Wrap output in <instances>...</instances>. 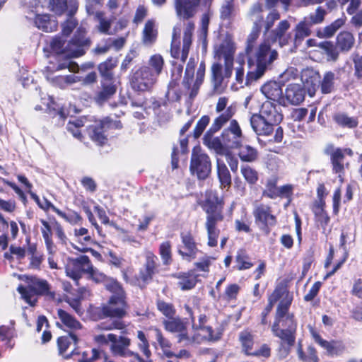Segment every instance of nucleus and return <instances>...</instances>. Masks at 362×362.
<instances>
[{
    "label": "nucleus",
    "instance_id": "obj_1",
    "mask_svg": "<svg viewBox=\"0 0 362 362\" xmlns=\"http://www.w3.org/2000/svg\"><path fill=\"white\" fill-rule=\"evenodd\" d=\"M282 296L283 299L277 306L275 320L272 326L273 334L281 339V345H286L290 349L296 341L297 321L294 315L288 312L293 300V297L288 292L281 289H275L269 298V304L262 313L261 322L267 324V317L271 312L274 304Z\"/></svg>",
    "mask_w": 362,
    "mask_h": 362
},
{
    "label": "nucleus",
    "instance_id": "obj_2",
    "mask_svg": "<svg viewBox=\"0 0 362 362\" xmlns=\"http://www.w3.org/2000/svg\"><path fill=\"white\" fill-rule=\"evenodd\" d=\"M247 55L251 69L248 76L255 80L259 79L267 71L271 70L279 58L277 50L272 47L268 40L262 41Z\"/></svg>",
    "mask_w": 362,
    "mask_h": 362
},
{
    "label": "nucleus",
    "instance_id": "obj_3",
    "mask_svg": "<svg viewBox=\"0 0 362 362\" xmlns=\"http://www.w3.org/2000/svg\"><path fill=\"white\" fill-rule=\"evenodd\" d=\"M194 28V23L192 21L188 22L186 24L183 35V45L181 52L180 51L179 47L180 31L177 32V29L174 28L170 49L171 56L173 58L180 59L182 62L186 61L192 45V37Z\"/></svg>",
    "mask_w": 362,
    "mask_h": 362
},
{
    "label": "nucleus",
    "instance_id": "obj_4",
    "mask_svg": "<svg viewBox=\"0 0 362 362\" xmlns=\"http://www.w3.org/2000/svg\"><path fill=\"white\" fill-rule=\"evenodd\" d=\"M195 66L196 62L194 58L191 57L187 62L184 79L182 81L185 88L188 90H190V98H194L197 95L199 87L204 81L205 74V63L204 62H202L196 74V79L194 81L193 80Z\"/></svg>",
    "mask_w": 362,
    "mask_h": 362
},
{
    "label": "nucleus",
    "instance_id": "obj_5",
    "mask_svg": "<svg viewBox=\"0 0 362 362\" xmlns=\"http://www.w3.org/2000/svg\"><path fill=\"white\" fill-rule=\"evenodd\" d=\"M190 170L200 180L206 179L211 173V163L209 157L203 153L199 147H194L192 151Z\"/></svg>",
    "mask_w": 362,
    "mask_h": 362
},
{
    "label": "nucleus",
    "instance_id": "obj_6",
    "mask_svg": "<svg viewBox=\"0 0 362 362\" xmlns=\"http://www.w3.org/2000/svg\"><path fill=\"white\" fill-rule=\"evenodd\" d=\"M108 338L111 342L110 349L114 356L132 358V362L139 358V354L129 349L131 344L129 338L123 336L117 337L114 334H108Z\"/></svg>",
    "mask_w": 362,
    "mask_h": 362
},
{
    "label": "nucleus",
    "instance_id": "obj_7",
    "mask_svg": "<svg viewBox=\"0 0 362 362\" xmlns=\"http://www.w3.org/2000/svg\"><path fill=\"white\" fill-rule=\"evenodd\" d=\"M91 266L90 260L86 255L69 258L66 265V273L70 278L78 281L83 274H88Z\"/></svg>",
    "mask_w": 362,
    "mask_h": 362
},
{
    "label": "nucleus",
    "instance_id": "obj_8",
    "mask_svg": "<svg viewBox=\"0 0 362 362\" xmlns=\"http://www.w3.org/2000/svg\"><path fill=\"white\" fill-rule=\"evenodd\" d=\"M156 80L157 78L151 73L150 67L142 66L134 73L131 78V85L136 90L146 91L153 87Z\"/></svg>",
    "mask_w": 362,
    "mask_h": 362
},
{
    "label": "nucleus",
    "instance_id": "obj_9",
    "mask_svg": "<svg viewBox=\"0 0 362 362\" xmlns=\"http://www.w3.org/2000/svg\"><path fill=\"white\" fill-rule=\"evenodd\" d=\"M122 124L119 120H112L106 117L89 129V134L93 141L103 145L107 141L105 132L108 129H121Z\"/></svg>",
    "mask_w": 362,
    "mask_h": 362
},
{
    "label": "nucleus",
    "instance_id": "obj_10",
    "mask_svg": "<svg viewBox=\"0 0 362 362\" xmlns=\"http://www.w3.org/2000/svg\"><path fill=\"white\" fill-rule=\"evenodd\" d=\"M213 0H175L177 15L184 19L193 17L199 6L209 7Z\"/></svg>",
    "mask_w": 362,
    "mask_h": 362
},
{
    "label": "nucleus",
    "instance_id": "obj_11",
    "mask_svg": "<svg viewBox=\"0 0 362 362\" xmlns=\"http://www.w3.org/2000/svg\"><path fill=\"white\" fill-rule=\"evenodd\" d=\"M242 138L241 129L235 119L230 121L228 128L225 129L221 134V139L228 151L239 148L242 142Z\"/></svg>",
    "mask_w": 362,
    "mask_h": 362
},
{
    "label": "nucleus",
    "instance_id": "obj_12",
    "mask_svg": "<svg viewBox=\"0 0 362 362\" xmlns=\"http://www.w3.org/2000/svg\"><path fill=\"white\" fill-rule=\"evenodd\" d=\"M89 41L85 37V30L78 28L72 40L66 46L65 54L69 57H78L85 54Z\"/></svg>",
    "mask_w": 362,
    "mask_h": 362
},
{
    "label": "nucleus",
    "instance_id": "obj_13",
    "mask_svg": "<svg viewBox=\"0 0 362 362\" xmlns=\"http://www.w3.org/2000/svg\"><path fill=\"white\" fill-rule=\"evenodd\" d=\"M127 305L125 296H112L108 303L102 308V313L105 317L122 318L126 315Z\"/></svg>",
    "mask_w": 362,
    "mask_h": 362
},
{
    "label": "nucleus",
    "instance_id": "obj_14",
    "mask_svg": "<svg viewBox=\"0 0 362 362\" xmlns=\"http://www.w3.org/2000/svg\"><path fill=\"white\" fill-rule=\"evenodd\" d=\"M49 284L45 280L37 279L33 281L32 286L24 287L20 286L18 291L22 298L30 305H34L35 299L33 300L35 293L44 294L49 291Z\"/></svg>",
    "mask_w": 362,
    "mask_h": 362
},
{
    "label": "nucleus",
    "instance_id": "obj_15",
    "mask_svg": "<svg viewBox=\"0 0 362 362\" xmlns=\"http://www.w3.org/2000/svg\"><path fill=\"white\" fill-rule=\"evenodd\" d=\"M205 199L200 203L202 209L206 214V216H215L217 214H223L222 200L218 199L217 194L213 190H207L204 195Z\"/></svg>",
    "mask_w": 362,
    "mask_h": 362
},
{
    "label": "nucleus",
    "instance_id": "obj_16",
    "mask_svg": "<svg viewBox=\"0 0 362 362\" xmlns=\"http://www.w3.org/2000/svg\"><path fill=\"white\" fill-rule=\"evenodd\" d=\"M165 329L172 333L176 334L178 343H185L187 339L188 322L180 318H171L163 321Z\"/></svg>",
    "mask_w": 362,
    "mask_h": 362
},
{
    "label": "nucleus",
    "instance_id": "obj_17",
    "mask_svg": "<svg viewBox=\"0 0 362 362\" xmlns=\"http://www.w3.org/2000/svg\"><path fill=\"white\" fill-rule=\"evenodd\" d=\"M181 240L182 246L178 249V253L184 259L192 261L194 259L199 251L194 237L190 233H182Z\"/></svg>",
    "mask_w": 362,
    "mask_h": 362
},
{
    "label": "nucleus",
    "instance_id": "obj_18",
    "mask_svg": "<svg viewBox=\"0 0 362 362\" xmlns=\"http://www.w3.org/2000/svg\"><path fill=\"white\" fill-rule=\"evenodd\" d=\"M310 332L315 341L321 347L326 349L327 353L330 355H339L342 353L345 349L342 341L337 340L328 341L325 340L313 327L310 328Z\"/></svg>",
    "mask_w": 362,
    "mask_h": 362
},
{
    "label": "nucleus",
    "instance_id": "obj_19",
    "mask_svg": "<svg viewBox=\"0 0 362 362\" xmlns=\"http://www.w3.org/2000/svg\"><path fill=\"white\" fill-rule=\"evenodd\" d=\"M320 76L318 72L312 69H306L302 71L301 81L308 95L313 97L320 86Z\"/></svg>",
    "mask_w": 362,
    "mask_h": 362
},
{
    "label": "nucleus",
    "instance_id": "obj_20",
    "mask_svg": "<svg viewBox=\"0 0 362 362\" xmlns=\"http://www.w3.org/2000/svg\"><path fill=\"white\" fill-rule=\"evenodd\" d=\"M291 25L287 20L281 21L276 27L270 32L273 41H277L281 47L288 45L291 42V35L286 34Z\"/></svg>",
    "mask_w": 362,
    "mask_h": 362
},
{
    "label": "nucleus",
    "instance_id": "obj_21",
    "mask_svg": "<svg viewBox=\"0 0 362 362\" xmlns=\"http://www.w3.org/2000/svg\"><path fill=\"white\" fill-rule=\"evenodd\" d=\"M262 94L272 102H278L279 104L286 105L284 98L282 96V89L280 84L276 81H270L265 83L261 88Z\"/></svg>",
    "mask_w": 362,
    "mask_h": 362
},
{
    "label": "nucleus",
    "instance_id": "obj_22",
    "mask_svg": "<svg viewBox=\"0 0 362 362\" xmlns=\"http://www.w3.org/2000/svg\"><path fill=\"white\" fill-rule=\"evenodd\" d=\"M223 220V215L217 214L215 216H206L205 226L207 230L208 245L210 247H215L217 245L220 230L217 228L216 225Z\"/></svg>",
    "mask_w": 362,
    "mask_h": 362
},
{
    "label": "nucleus",
    "instance_id": "obj_23",
    "mask_svg": "<svg viewBox=\"0 0 362 362\" xmlns=\"http://www.w3.org/2000/svg\"><path fill=\"white\" fill-rule=\"evenodd\" d=\"M256 223H261L264 227L272 226L276 224V217L272 214L271 207L259 204L253 211Z\"/></svg>",
    "mask_w": 362,
    "mask_h": 362
},
{
    "label": "nucleus",
    "instance_id": "obj_24",
    "mask_svg": "<svg viewBox=\"0 0 362 362\" xmlns=\"http://www.w3.org/2000/svg\"><path fill=\"white\" fill-rule=\"evenodd\" d=\"M259 115L269 121V124L276 125L279 123L283 118L282 115L279 112L276 105L272 101H265L260 109Z\"/></svg>",
    "mask_w": 362,
    "mask_h": 362
},
{
    "label": "nucleus",
    "instance_id": "obj_25",
    "mask_svg": "<svg viewBox=\"0 0 362 362\" xmlns=\"http://www.w3.org/2000/svg\"><path fill=\"white\" fill-rule=\"evenodd\" d=\"M305 98V90L301 85L297 83L289 84L285 90L284 100L288 104L297 105L301 103Z\"/></svg>",
    "mask_w": 362,
    "mask_h": 362
},
{
    "label": "nucleus",
    "instance_id": "obj_26",
    "mask_svg": "<svg viewBox=\"0 0 362 362\" xmlns=\"http://www.w3.org/2000/svg\"><path fill=\"white\" fill-rule=\"evenodd\" d=\"M86 11L88 15H93L94 20L98 23L97 28L99 32L104 34H112L110 31L112 23L111 19L106 18L103 12H95L92 4L90 3L86 4Z\"/></svg>",
    "mask_w": 362,
    "mask_h": 362
},
{
    "label": "nucleus",
    "instance_id": "obj_27",
    "mask_svg": "<svg viewBox=\"0 0 362 362\" xmlns=\"http://www.w3.org/2000/svg\"><path fill=\"white\" fill-rule=\"evenodd\" d=\"M78 339L77 335H76L72 332L68 336H63L59 337L57 340L59 354L66 359L69 358L71 356L75 354H79V353L76 351V349H74L70 353L66 354L71 343L74 342V344H76L78 343Z\"/></svg>",
    "mask_w": 362,
    "mask_h": 362
},
{
    "label": "nucleus",
    "instance_id": "obj_28",
    "mask_svg": "<svg viewBox=\"0 0 362 362\" xmlns=\"http://www.w3.org/2000/svg\"><path fill=\"white\" fill-rule=\"evenodd\" d=\"M250 124L252 129L258 135H269L273 131L274 125L269 124L259 114L253 115L250 117Z\"/></svg>",
    "mask_w": 362,
    "mask_h": 362
},
{
    "label": "nucleus",
    "instance_id": "obj_29",
    "mask_svg": "<svg viewBox=\"0 0 362 362\" xmlns=\"http://www.w3.org/2000/svg\"><path fill=\"white\" fill-rule=\"evenodd\" d=\"M34 23L38 29L47 33L55 31L58 27L57 21L52 19L49 14H35Z\"/></svg>",
    "mask_w": 362,
    "mask_h": 362
},
{
    "label": "nucleus",
    "instance_id": "obj_30",
    "mask_svg": "<svg viewBox=\"0 0 362 362\" xmlns=\"http://www.w3.org/2000/svg\"><path fill=\"white\" fill-rule=\"evenodd\" d=\"M50 1L49 10L58 16L62 15L68 7L70 8V13L75 12L78 6L77 0H52Z\"/></svg>",
    "mask_w": 362,
    "mask_h": 362
},
{
    "label": "nucleus",
    "instance_id": "obj_31",
    "mask_svg": "<svg viewBox=\"0 0 362 362\" xmlns=\"http://www.w3.org/2000/svg\"><path fill=\"white\" fill-rule=\"evenodd\" d=\"M102 89L95 96V101L99 105L103 104L110 99L117 90V87L112 80L103 79L101 81Z\"/></svg>",
    "mask_w": 362,
    "mask_h": 362
},
{
    "label": "nucleus",
    "instance_id": "obj_32",
    "mask_svg": "<svg viewBox=\"0 0 362 362\" xmlns=\"http://www.w3.org/2000/svg\"><path fill=\"white\" fill-rule=\"evenodd\" d=\"M212 132L207 131L203 138V143L210 149H213L217 154L223 156L227 153L226 149L223 140L218 137H214Z\"/></svg>",
    "mask_w": 362,
    "mask_h": 362
},
{
    "label": "nucleus",
    "instance_id": "obj_33",
    "mask_svg": "<svg viewBox=\"0 0 362 362\" xmlns=\"http://www.w3.org/2000/svg\"><path fill=\"white\" fill-rule=\"evenodd\" d=\"M238 13V8L234 0H224L220 8V18L228 25L234 21Z\"/></svg>",
    "mask_w": 362,
    "mask_h": 362
},
{
    "label": "nucleus",
    "instance_id": "obj_34",
    "mask_svg": "<svg viewBox=\"0 0 362 362\" xmlns=\"http://www.w3.org/2000/svg\"><path fill=\"white\" fill-rule=\"evenodd\" d=\"M311 26L304 20L299 22L295 27L294 37L293 39V47L296 49L298 47L305 37L311 34Z\"/></svg>",
    "mask_w": 362,
    "mask_h": 362
},
{
    "label": "nucleus",
    "instance_id": "obj_35",
    "mask_svg": "<svg viewBox=\"0 0 362 362\" xmlns=\"http://www.w3.org/2000/svg\"><path fill=\"white\" fill-rule=\"evenodd\" d=\"M47 80L55 86L60 88H64L66 86L73 84L78 81V77L74 75H57L54 73H52L47 76Z\"/></svg>",
    "mask_w": 362,
    "mask_h": 362
},
{
    "label": "nucleus",
    "instance_id": "obj_36",
    "mask_svg": "<svg viewBox=\"0 0 362 362\" xmlns=\"http://www.w3.org/2000/svg\"><path fill=\"white\" fill-rule=\"evenodd\" d=\"M74 236L75 240L83 247L82 248L77 247V249L83 252L87 251V246H88L92 242V238L88 229L85 228H76L74 229ZM74 247L76 248V247Z\"/></svg>",
    "mask_w": 362,
    "mask_h": 362
},
{
    "label": "nucleus",
    "instance_id": "obj_37",
    "mask_svg": "<svg viewBox=\"0 0 362 362\" xmlns=\"http://www.w3.org/2000/svg\"><path fill=\"white\" fill-rule=\"evenodd\" d=\"M223 79L221 64L214 63L211 66V80L214 85V90L218 94L223 92Z\"/></svg>",
    "mask_w": 362,
    "mask_h": 362
},
{
    "label": "nucleus",
    "instance_id": "obj_38",
    "mask_svg": "<svg viewBox=\"0 0 362 362\" xmlns=\"http://www.w3.org/2000/svg\"><path fill=\"white\" fill-rule=\"evenodd\" d=\"M233 115V108L232 107H227L226 110L221 115H219L214 119L213 124H211L209 130L212 132V133H216V132L220 130L221 127L231 119Z\"/></svg>",
    "mask_w": 362,
    "mask_h": 362
},
{
    "label": "nucleus",
    "instance_id": "obj_39",
    "mask_svg": "<svg viewBox=\"0 0 362 362\" xmlns=\"http://www.w3.org/2000/svg\"><path fill=\"white\" fill-rule=\"evenodd\" d=\"M217 174L221 187L223 188L229 187L231 185L230 173L223 162L217 159Z\"/></svg>",
    "mask_w": 362,
    "mask_h": 362
},
{
    "label": "nucleus",
    "instance_id": "obj_40",
    "mask_svg": "<svg viewBox=\"0 0 362 362\" xmlns=\"http://www.w3.org/2000/svg\"><path fill=\"white\" fill-rule=\"evenodd\" d=\"M238 156L242 161L252 163L258 159L259 152L250 145L240 146Z\"/></svg>",
    "mask_w": 362,
    "mask_h": 362
},
{
    "label": "nucleus",
    "instance_id": "obj_41",
    "mask_svg": "<svg viewBox=\"0 0 362 362\" xmlns=\"http://www.w3.org/2000/svg\"><path fill=\"white\" fill-rule=\"evenodd\" d=\"M336 75L332 71H327L324 74L321 80L320 86L322 93L328 94L332 93L334 89Z\"/></svg>",
    "mask_w": 362,
    "mask_h": 362
},
{
    "label": "nucleus",
    "instance_id": "obj_42",
    "mask_svg": "<svg viewBox=\"0 0 362 362\" xmlns=\"http://www.w3.org/2000/svg\"><path fill=\"white\" fill-rule=\"evenodd\" d=\"M297 354L298 358L303 362H319L317 351L313 346H308L307 354L304 353L301 341H298Z\"/></svg>",
    "mask_w": 362,
    "mask_h": 362
},
{
    "label": "nucleus",
    "instance_id": "obj_43",
    "mask_svg": "<svg viewBox=\"0 0 362 362\" xmlns=\"http://www.w3.org/2000/svg\"><path fill=\"white\" fill-rule=\"evenodd\" d=\"M57 314L62 322L68 328L72 330L81 329V324L66 311L58 309Z\"/></svg>",
    "mask_w": 362,
    "mask_h": 362
},
{
    "label": "nucleus",
    "instance_id": "obj_44",
    "mask_svg": "<svg viewBox=\"0 0 362 362\" xmlns=\"http://www.w3.org/2000/svg\"><path fill=\"white\" fill-rule=\"evenodd\" d=\"M176 277L180 280L178 286L183 291L193 288L197 284V276L190 273H181L176 275Z\"/></svg>",
    "mask_w": 362,
    "mask_h": 362
},
{
    "label": "nucleus",
    "instance_id": "obj_45",
    "mask_svg": "<svg viewBox=\"0 0 362 362\" xmlns=\"http://www.w3.org/2000/svg\"><path fill=\"white\" fill-rule=\"evenodd\" d=\"M325 202L317 203L313 209V212L315 216V219L319 223L324 230H326V226L329 222V217L327 212L324 210Z\"/></svg>",
    "mask_w": 362,
    "mask_h": 362
},
{
    "label": "nucleus",
    "instance_id": "obj_46",
    "mask_svg": "<svg viewBox=\"0 0 362 362\" xmlns=\"http://www.w3.org/2000/svg\"><path fill=\"white\" fill-rule=\"evenodd\" d=\"M164 66V60L161 55L156 54L152 55L148 63V67H150V71L156 78L161 74Z\"/></svg>",
    "mask_w": 362,
    "mask_h": 362
},
{
    "label": "nucleus",
    "instance_id": "obj_47",
    "mask_svg": "<svg viewBox=\"0 0 362 362\" xmlns=\"http://www.w3.org/2000/svg\"><path fill=\"white\" fill-rule=\"evenodd\" d=\"M116 66L117 60L113 58H110L103 63H101L98 66V69L103 79L112 80L113 74L112 71Z\"/></svg>",
    "mask_w": 362,
    "mask_h": 362
},
{
    "label": "nucleus",
    "instance_id": "obj_48",
    "mask_svg": "<svg viewBox=\"0 0 362 362\" xmlns=\"http://www.w3.org/2000/svg\"><path fill=\"white\" fill-rule=\"evenodd\" d=\"M354 36L349 32H341L337 36V45L343 51L349 50L354 45Z\"/></svg>",
    "mask_w": 362,
    "mask_h": 362
},
{
    "label": "nucleus",
    "instance_id": "obj_49",
    "mask_svg": "<svg viewBox=\"0 0 362 362\" xmlns=\"http://www.w3.org/2000/svg\"><path fill=\"white\" fill-rule=\"evenodd\" d=\"M235 49L233 45L226 42L220 45L217 50V55L219 59L223 58L225 63H233Z\"/></svg>",
    "mask_w": 362,
    "mask_h": 362
},
{
    "label": "nucleus",
    "instance_id": "obj_50",
    "mask_svg": "<svg viewBox=\"0 0 362 362\" xmlns=\"http://www.w3.org/2000/svg\"><path fill=\"white\" fill-rule=\"evenodd\" d=\"M335 122L342 127L347 128H354L358 125V120L356 117H349L345 113H337L334 116Z\"/></svg>",
    "mask_w": 362,
    "mask_h": 362
},
{
    "label": "nucleus",
    "instance_id": "obj_51",
    "mask_svg": "<svg viewBox=\"0 0 362 362\" xmlns=\"http://www.w3.org/2000/svg\"><path fill=\"white\" fill-rule=\"evenodd\" d=\"M143 34V40L144 44L151 45L156 40L157 32L155 29L154 23L152 21H148L146 22Z\"/></svg>",
    "mask_w": 362,
    "mask_h": 362
},
{
    "label": "nucleus",
    "instance_id": "obj_52",
    "mask_svg": "<svg viewBox=\"0 0 362 362\" xmlns=\"http://www.w3.org/2000/svg\"><path fill=\"white\" fill-rule=\"evenodd\" d=\"M236 267L238 270L250 269L253 264L250 261V257L244 250L238 251L235 257Z\"/></svg>",
    "mask_w": 362,
    "mask_h": 362
},
{
    "label": "nucleus",
    "instance_id": "obj_53",
    "mask_svg": "<svg viewBox=\"0 0 362 362\" xmlns=\"http://www.w3.org/2000/svg\"><path fill=\"white\" fill-rule=\"evenodd\" d=\"M159 255L164 265H169L172 262L171 244L169 241L162 243L159 247Z\"/></svg>",
    "mask_w": 362,
    "mask_h": 362
},
{
    "label": "nucleus",
    "instance_id": "obj_54",
    "mask_svg": "<svg viewBox=\"0 0 362 362\" xmlns=\"http://www.w3.org/2000/svg\"><path fill=\"white\" fill-rule=\"evenodd\" d=\"M104 285L108 291L113 293L112 296H122V297L125 296L123 288H122L121 285L117 280L108 277L107 281L105 282Z\"/></svg>",
    "mask_w": 362,
    "mask_h": 362
},
{
    "label": "nucleus",
    "instance_id": "obj_55",
    "mask_svg": "<svg viewBox=\"0 0 362 362\" xmlns=\"http://www.w3.org/2000/svg\"><path fill=\"white\" fill-rule=\"evenodd\" d=\"M241 174L250 185H254L258 180L257 172L249 165H243L240 169Z\"/></svg>",
    "mask_w": 362,
    "mask_h": 362
},
{
    "label": "nucleus",
    "instance_id": "obj_56",
    "mask_svg": "<svg viewBox=\"0 0 362 362\" xmlns=\"http://www.w3.org/2000/svg\"><path fill=\"white\" fill-rule=\"evenodd\" d=\"M260 29L261 25H259L258 23L254 24L252 32L249 35L247 40V46L245 48V52L247 54H250L253 51L254 44L259 37Z\"/></svg>",
    "mask_w": 362,
    "mask_h": 362
},
{
    "label": "nucleus",
    "instance_id": "obj_57",
    "mask_svg": "<svg viewBox=\"0 0 362 362\" xmlns=\"http://www.w3.org/2000/svg\"><path fill=\"white\" fill-rule=\"evenodd\" d=\"M326 11L321 6L317 7L315 13H311L308 17L304 18L305 21L310 25L321 23L325 18Z\"/></svg>",
    "mask_w": 362,
    "mask_h": 362
},
{
    "label": "nucleus",
    "instance_id": "obj_58",
    "mask_svg": "<svg viewBox=\"0 0 362 362\" xmlns=\"http://www.w3.org/2000/svg\"><path fill=\"white\" fill-rule=\"evenodd\" d=\"M102 354H105L98 349H92L90 351H83L81 354V356L78 358V362H95L98 359H99Z\"/></svg>",
    "mask_w": 362,
    "mask_h": 362
},
{
    "label": "nucleus",
    "instance_id": "obj_59",
    "mask_svg": "<svg viewBox=\"0 0 362 362\" xmlns=\"http://www.w3.org/2000/svg\"><path fill=\"white\" fill-rule=\"evenodd\" d=\"M344 24V20L343 18H338L334 21L329 25L326 26L322 32V35L325 37H330L334 35L338 29H339Z\"/></svg>",
    "mask_w": 362,
    "mask_h": 362
},
{
    "label": "nucleus",
    "instance_id": "obj_60",
    "mask_svg": "<svg viewBox=\"0 0 362 362\" xmlns=\"http://www.w3.org/2000/svg\"><path fill=\"white\" fill-rule=\"evenodd\" d=\"M262 6L259 3H256L252 6L249 12V16L253 21L254 24L258 23L259 25H261L263 20V16L262 14Z\"/></svg>",
    "mask_w": 362,
    "mask_h": 362
},
{
    "label": "nucleus",
    "instance_id": "obj_61",
    "mask_svg": "<svg viewBox=\"0 0 362 362\" xmlns=\"http://www.w3.org/2000/svg\"><path fill=\"white\" fill-rule=\"evenodd\" d=\"M240 340L242 343L244 351L247 355H252L250 352L253 345L252 335L248 332H242L240 335Z\"/></svg>",
    "mask_w": 362,
    "mask_h": 362
},
{
    "label": "nucleus",
    "instance_id": "obj_62",
    "mask_svg": "<svg viewBox=\"0 0 362 362\" xmlns=\"http://www.w3.org/2000/svg\"><path fill=\"white\" fill-rule=\"evenodd\" d=\"M56 214L71 224H76L82 219L81 216L77 212L74 211H69L66 214L59 209L56 210Z\"/></svg>",
    "mask_w": 362,
    "mask_h": 362
},
{
    "label": "nucleus",
    "instance_id": "obj_63",
    "mask_svg": "<svg viewBox=\"0 0 362 362\" xmlns=\"http://www.w3.org/2000/svg\"><path fill=\"white\" fill-rule=\"evenodd\" d=\"M145 257L146 262L144 264V267L146 268L147 270L152 272L153 274H156L158 267V257L150 251L146 253Z\"/></svg>",
    "mask_w": 362,
    "mask_h": 362
},
{
    "label": "nucleus",
    "instance_id": "obj_64",
    "mask_svg": "<svg viewBox=\"0 0 362 362\" xmlns=\"http://www.w3.org/2000/svg\"><path fill=\"white\" fill-rule=\"evenodd\" d=\"M240 289V288L238 284H230L226 287L222 298L227 301L235 300Z\"/></svg>",
    "mask_w": 362,
    "mask_h": 362
}]
</instances>
